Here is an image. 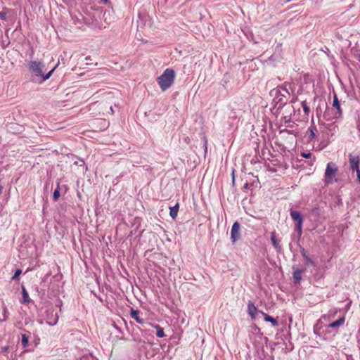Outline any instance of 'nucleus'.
<instances>
[{
    "label": "nucleus",
    "mask_w": 360,
    "mask_h": 360,
    "mask_svg": "<svg viewBox=\"0 0 360 360\" xmlns=\"http://www.w3.org/2000/svg\"><path fill=\"white\" fill-rule=\"evenodd\" d=\"M333 106L337 109V112L335 114V116H340L342 113V110L338 96L335 94L333 95Z\"/></svg>",
    "instance_id": "obj_11"
},
{
    "label": "nucleus",
    "mask_w": 360,
    "mask_h": 360,
    "mask_svg": "<svg viewBox=\"0 0 360 360\" xmlns=\"http://www.w3.org/2000/svg\"><path fill=\"white\" fill-rule=\"evenodd\" d=\"M8 349V346H4V347H1V349H0V352L1 353H6Z\"/></svg>",
    "instance_id": "obj_27"
},
{
    "label": "nucleus",
    "mask_w": 360,
    "mask_h": 360,
    "mask_svg": "<svg viewBox=\"0 0 360 360\" xmlns=\"http://www.w3.org/2000/svg\"><path fill=\"white\" fill-rule=\"evenodd\" d=\"M21 274H22V270H21V269H18L15 271V272L14 275L13 276V277H12V280H15H15H18V277H19V276H20Z\"/></svg>",
    "instance_id": "obj_22"
},
{
    "label": "nucleus",
    "mask_w": 360,
    "mask_h": 360,
    "mask_svg": "<svg viewBox=\"0 0 360 360\" xmlns=\"http://www.w3.org/2000/svg\"><path fill=\"white\" fill-rule=\"evenodd\" d=\"M22 295L23 303H30L31 302V300L29 297L28 292H27L25 288L23 285H22Z\"/></svg>",
    "instance_id": "obj_17"
},
{
    "label": "nucleus",
    "mask_w": 360,
    "mask_h": 360,
    "mask_svg": "<svg viewBox=\"0 0 360 360\" xmlns=\"http://www.w3.org/2000/svg\"><path fill=\"white\" fill-rule=\"evenodd\" d=\"M255 304L250 302L248 304V312L252 319H255L256 314L259 313Z\"/></svg>",
    "instance_id": "obj_9"
},
{
    "label": "nucleus",
    "mask_w": 360,
    "mask_h": 360,
    "mask_svg": "<svg viewBox=\"0 0 360 360\" xmlns=\"http://www.w3.org/2000/svg\"><path fill=\"white\" fill-rule=\"evenodd\" d=\"M290 217L291 218L297 222V224H302L303 223V217L302 214L295 210L290 211Z\"/></svg>",
    "instance_id": "obj_10"
},
{
    "label": "nucleus",
    "mask_w": 360,
    "mask_h": 360,
    "mask_svg": "<svg viewBox=\"0 0 360 360\" xmlns=\"http://www.w3.org/2000/svg\"><path fill=\"white\" fill-rule=\"evenodd\" d=\"M302 108H303V110H304V112H305L306 114H308V113H309V106L307 105V104L306 101H303V102L302 103Z\"/></svg>",
    "instance_id": "obj_23"
},
{
    "label": "nucleus",
    "mask_w": 360,
    "mask_h": 360,
    "mask_svg": "<svg viewBox=\"0 0 360 360\" xmlns=\"http://www.w3.org/2000/svg\"><path fill=\"white\" fill-rule=\"evenodd\" d=\"M313 212H314V213H316V214H318V209H316H316H314V210H313Z\"/></svg>",
    "instance_id": "obj_33"
},
{
    "label": "nucleus",
    "mask_w": 360,
    "mask_h": 360,
    "mask_svg": "<svg viewBox=\"0 0 360 360\" xmlns=\"http://www.w3.org/2000/svg\"><path fill=\"white\" fill-rule=\"evenodd\" d=\"M278 101H279V102H281L282 103H286V101H283L282 98H280L278 99Z\"/></svg>",
    "instance_id": "obj_31"
},
{
    "label": "nucleus",
    "mask_w": 360,
    "mask_h": 360,
    "mask_svg": "<svg viewBox=\"0 0 360 360\" xmlns=\"http://www.w3.org/2000/svg\"><path fill=\"white\" fill-rule=\"evenodd\" d=\"M179 208V203H176L174 206L169 207V215L173 219H175L176 218Z\"/></svg>",
    "instance_id": "obj_16"
},
{
    "label": "nucleus",
    "mask_w": 360,
    "mask_h": 360,
    "mask_svg": "<svg viewBox=\"0 0 360 360\" xmlns=\"http://www.w3.org/2000/svg\"><path fill=\"white\" fill-rule=\"evenodd\" d=\"M359 61L360 62V55L359 56Z\"/></svg>",
    "instance_id": "obj_35"
},
{
    "label": "nucleus",
    "mask_w": 360,
    "mask_h": 360,
    "mask_svg": "<svg viewBox=\"0 0 360 360\" xmlns=\"http://www.w3.org/2000/svg\"><path fill=\"white\" fill-rule=\"evenodd\" d=\"M300 252H301L302 257H304V259L305 260V262H306V264L307 265H311V266H314L315 265L314 262L309 257V256L307 254V251L304 248H301L300 249Z\"/></svg>",
    "instance_id": "obj_13"
},
{
    "label": "nucleus",
    "mask_w": 360,
    "mask_h": 360,
    "mask_svg": "<svg viewBox=\"0 0 360 360\" xmlns=\"http://www.w3.org/2000/svg\"><path fill=\"white\" fill-rule=\"evenodd\" d=\"M356 177L359 183L360 184V169L357 170L356 172Z\"/></svg>",
    "instance_id": "obj_30"
},
{
    "label": "nucleus",
    "mask_w": 360,
    "mask_h": 360,
    "mask_svg": "<svg viewBox=\"0 0 360 360\" xmlns=\"http://www.w3.org/2000/svg\"><path fill=\"white\" fill-rule=\"evenodd\" d=\"M311 154L310 153H301V156L303 158H309L311 157Z\"/></svg>",
    "instance_id": "obj_26"
},
{
    "label": "nucleus",
    "mask_w": 360,
    "mask_h": 360,
    "mask_svg": "<svg viewBox=\"0 0 360 360\" xmlns=\"http://www.w3.org/2000/svg\"><path fill=\"white\" fill-rule=\"evenodd\" d=\"M0 19L6 20V13H5V12H0Z\"/></svg>",
    "instance_id": "obj_28"
},
{
    "label": "nucleus",
    "mask_w": 360,
    "mask_h": 360,
    "mask_svg": "<svg viewBox=\"0 0 360 360\" xmlns=\"http://www.w3.org/2000/svg\"><path fill=\"white\" fill-rule=\"evenodd\" d=\"M58 315L56 314V318L54 319V320L53 321H47V323L50 326H53V325H56L58 322Z\"/></svg>",
    "instance_id": "obj_25"
},
{
    "label": "nucleus",
    "mask_w": 360,
    "mask_h": 360,
    "mask_svg": "<svg viewBox=\"0 0 360 360\" xmlns=\"http://www.w3.org/2000/svg\"><path fill=\"white\" fill-rule=\"evenodd\" d=\"M296 231L298 234V238H300L302 233V224H296Z\"/></svg>",
    "instance_id": "obj_21"
},
{
    "label": "nucleus",
    "mask_w": 360,
    "mask_h": 360,
    "mask_svg": "<svg viewBox=\"0 0 360 360\" xmlns=\"http://www.w3.org/2000/svg\"><path fill=\"white\" fill-rule=\"evenodd\" d=\"M29 337L26 334L22 335L21 343L23 347H26L28 345Z\"/></svg>",
    "instance_id": "obj_19"
},
{
    "label": "nucleus",
    "mask_w": 360,
    "mask_h": 360,
    "mask_svg": "<svg viewBox=\"0 0 360 360\" xmlns=\"http://www.w3.org/2000/svg\"><path fill=\"white\" fill-rule=\"evenodd\" d=\"M271 240L272 245L274 247V248L276 249V250L278 252H281L282 250V248L279 243V240L276 238L275 231H273L271 233Z\"/></svg>",
    "instance_id": "obj_8"
},
{
    "label": "nucleus",
    "mask_w": 360,
    "mask_h": 360,
    "mask_svg": "<svg viewBox=\"0 0 360 360\" xmlns=\"http://www.w3.org/2000/svg\"><path fill=\"white\" fill-rule=\"evenodd\" d=\"M204 139V146H205V150L207 151V140L205 136L203 137Z\"/></svg>",
    "instance_id": "obj_29"
},
{
    "label": "nucleus",
    "mask_w": 360,
    "mask_h": 360,
    "mask_svg": "<svg viewBox=\"0 0 360 360\" xmlns=\"http://www.w3.org/2000/svg\"><path fill=\"white\" fill-rule=\"evenodd\" d=\"M345 317H341V318L338 319V320L330 323L328 325V327L332 328H338L345 323Z\"/></svg>",
    "instance_id": "obj_15"
},
{
    "label": "nucleus",
    "mask_w": 360,
    "mask_h": 360,
    "mask_svg": "<svg viewBox=\"0 0 360 360\" xmlns=\"http://www.w3.org/2000/svg\"><path fill=\"white\" fill-rule=\"evenodd\" d=\"M29 71L34 76V77H41V82L46 81L49 79L52 75L53 72L58 67L56 65L52 70H51L47 74L44 73V70L45 68V65L41 61L32 60L29 63L28 65Z\"/></svg>",
    "instance_id": "obj_1"
},
{
    "label": "nucleus",
    "mask_w": 360,
    "mask_h": 360,
    "mask_svg": "<svg viewBox=\"0 0 360 360\" xmlns=\"http://www.w3.org/2000/svg\"><path fill=\"white\" fill-rule=\"evenodd\" d=\"M102 1L105 2V3L108 1V0H102Z\"/></svg>",
    "instance_id": "obj_34"
},
{
    "label": "nucleus",
    "mask_w": 360,
    "mask_h": 360,
    "mask_svg": "<svg viewBox=\"0 0 360 360\" xmlns=\"http://www.w3.org/2000/svg\"><path fill=\"white\" fill-rule=\"evenodd\" d=\"M175 72L173 69L167 68L163 73L157 78V82L162 91L169 89L174 82Z\"/></svg>",
    "instance_id": "obj_2"
},
{
    "label": "nucleus",
    "mask_w": 360,
    "mask_h": 360,
    "mask_svg": "<svg viewBox=\"0 0 360 360\" xmlns=\"http://www.w3.org/2000/svg\"><path fill=\"white\" fill-rule=\"evenodd\" d=\"M240 225L238 221L234 222L232 226L231 231V239L233 243L240 238Z\"/></svg>",
    "instance_id": "obj_5"
},
{
    "label": "nucleus",
    "mask_w": 360,
    "mask_h": 360,
    "mask_svg": "<svg viewBox=\"0 0 360 360\" xmlns=\"http://www.w3.org/2000/svg\"><path fill=\"white\" fill-rule=\"evenodd\" d=\"M259 313L264 316V319L266 321L271 323L274 326H278V321L275 318L269 316L264 311H259Z\"/></svg>",
    "instance_id": "obj_12"
},
{
    "label": "nucleus",
    "mask_w": 360,
    "mask_h": 360,
    "mask_svg": "<svg viewBox=\"0 0 360 360\" xmlns=\"http://www.w3.org/2000/svg\"><path fill=\"white\" fill-rule=\"evenodd\" d=\"M60 186H59V184H58L57 188L55 189V191L53 192V200L54 201H57L58 199L60 197Z\"/></svg>",
    "instance_id": "obj_18"
},
{
    "label": "nucleus",
    "mask_w": 360,
    "mask_h": 360,
    "mask_svg": "<svg viewBox=\"0 0 360 360\" xmlns=\"http://www.w3.org/2000/svg\"><path fill=\"white\" fill-rule=\"evenodd\" d=\"M131 316L136 321L137 323H143V319L139 316V311L131 309Z\"/></svg>",
    "instance_id": "obj_14"
},
{
    "label": "nucleus",
    "mask_w": 360,
    "mask_h": 360,
    "mask_svg": "<svg viewBox=\"0 0 360 360\" xmlns=\"http://www.w3.org/2000/svg\"><path fill=\"white\" fill-rule=\"evenodd\" d=\"M350 169L352 172H356L360 169V156L356 153H349L348 155Z\"/></svg>",
    "instance_id": "obj_4"
},
{
    "label": "nucleus",
    "mask_w": 360,
    "mask_h": 360,
    "mask_svg": "<svg viewBox=\"0 0 360 360\" xmlns=\"http://www.w3.org/2000/svg\"><path fill=\"white\" fill-rule=\"evenodd\" d=\"M338 172V168L335 163L330 162L327 164L325 171V182L332 184L336 181L335 176Z\"/></svg>",
    "instance_id": "obj_3"
},
{
    "label": "nucleus",
    "mask_w": 360,
    "mask_h": 360,
    "mask_svg": "<svg viewBox=\"0 0 360 360\" xmlns=\"http://www.w3.org/2000/svg\"><path fill=\"white\" fill-rule=\"evenodd\" d=\"M293 269V279L295 283H299L302 279V274L305 271L304 268L299 269L295 266L292 267Z\"/></svg>",
    "instance_id": "obj_7"
},
{
    "label": "nucleus",
    "mask_w": 360,
    "mask_h": 360,
    "mask_svg": "<svg viewBox=\"0 0 360 360\" xmlns=\"http://www.w3.org/2000/svg\"><path fill=\"white\" fill-rule=\"evenodd\" d=\"M314 130H315V128H310L309 129V131H310L309 139L311 141H312L315 138V136H316Z\"/></svg>",
    "instance_id": "obj_24"
},
{
    "label": "nucleus",
    "mask_w": 360,
    "mask_h": 360,
    "mask_svg": "<svg viewBox=\"0 0 360 360\" xmlns=\"http://www.w3.org/2000/svg\"><path fill=\"white\" fill-rule=\"evenodd\" d=\"M290 86V84L285 83L283 85L278 86L276 89H275L276 94H279L282 97H286L287 95H290V92L288 91V87Z\"/></svg>",
    "instance_id": "obj_6"
},
{
    "label": "nucleus",
    "mask_w": 360,
    "mask_h": 360,
    "mask_svg": "<svg viewBox=\"0 0 360 360\" xmlns=\"http://www.w3.org/2000/svg\"><path fill=\"white\" fill-rule=\"evenodd\" d=\"M155 328H157V333H156L157 336L158 338L164 337L165 336V333H164L163 329L160 326H158V325H157L155 326Z\"/></svg>",
    "instance_id": "obj_20"
},
{
    "label": "nucleus",
    "mask_w": 360,
    "mask_h": 360,
    "mask_svg": "<svg viewBox=\"0 0 360 360\" xmlns=\"http://www.w3.org/2000/svg\"><path fill=\"white\" fill-rule=\"evenodd\" d=\"M110 110L111 114L112 115L114 114V110H113L112 106H110Z\"/></svg>",
    "instance_id": "obj_32"
}]
</instances>
